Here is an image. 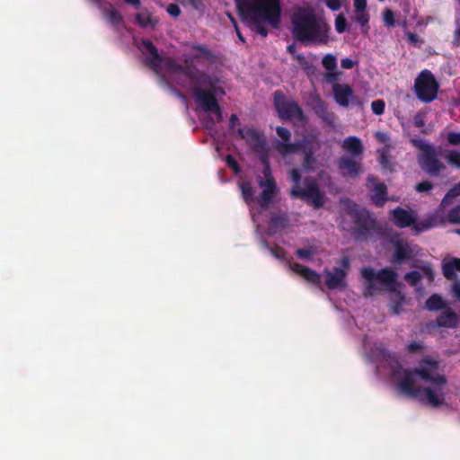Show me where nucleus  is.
Wrapping results in <instances>:
<instances>
[{
    "label": "nucleus",
    "instance_id": "nucleus-1",
    "mask_svg": "<svg viewBox=\"0 0 460 460\" xmlns=\"http://www.w3.org/2000/svg\"><path fill=\"white\" fill-rule=\"evenodd\" d=\"M139 49L157 74L167 81L176 82L189 89L199 109L208 113L213 122L221 120L222 113L215 98L225 94L222 83L217 77L208 76L196 68V63L206 54L203 49H192L196 61L187 63L185 67L162 58L149 40H143Z\"/></svg>",
    "mask_w": 460,
    "mask_h": 460
},
{
    "label": "nucleus",
    "instance_id": "nucleus-2",
    "mask_svg": "<svg viewBox=\"0 0 460 460\" xmlns=\"http://www.w3.org/2000/svg\"><path fill=\"white\" fill-rule=\"evenodd\" d=\"M390 382L398 394L418 398L429 406L441 408L448 404L449 390L443 368L430 357L424 358L413 372L398 364L393 366Z\"/></svg>",
    "mask_w": 460,
    "mask_h": 460
},
{
    "label": "nucleus",
    "instance_id": "nucleus-3",
    "mask_svg": "<svg viewBox=\"0 0 460 460\" xmlns=\"http://www.w3.org/2000/svg\"><path fill=\"white\" fill-rule=\"evenodd\" d=\"M238 136L251 146L261 160L262 175H258V184L261 189V193L256 195L250 183L243 182L239 184L243 198L250 206L252 218L256 222V214L265 209L272 200L275 193V184L266 162L265 141L262 136L257 130L249 127L239 128Z\"/></svg>",
    "mask_w": 460,
    "mask_h": 460
},
{
    "label": "nucleus",
    "instance_id": "nucleus-4",
    "mask_svg": "<svg viewBox=\"0 0 460 460\" xmlns=\"http://www.w3.org/2000/svg\"><path fill=\"white\" fill-rule=\"evenodd\" d=\"M330 27L311 8H299L292 16L293 36L306 44H322L328 41Z\"/></svg>",
    "mask_w": 460,
    "mask_h": 460
},
{
    "label": "nucleus",
    "instance_id": "nucleus-5",
    "mask_svg": "<svg viewBox=\"0 0 460 460\" xmlns=\"http://www.w3.org/2000/svg\"><path fill=\"white\" fill-rule=\"evenodd\" d=\"M241 17L262 37L267 35L265 25L276 27L281 14L280 0H250L240 11Z\"/></svg>",
    "mask_w": 460,
    "mask_h": 460
},
{
    "label": "nucleus",
    "instance_id": "nucleus-6",
    "mask_svg": "<svg viewBox=\"0 0 460 460\" xmlns=\"http://www.w3.org/2000/svg\"><path fill=\"white\" fill-rule=\"evenodd\" d=\"M361 275L366 283L367 295L373 296L378 291L388 290L390 292L391 310L394 314L401 312V307L404 305L405 300L401 291L398 290L399 285L393 271L383 270L375 272L372 269L364 268L361 270Z\"/></svg>",
    "mask_w": 460,
    "mask_h": 460
},
{
    "label": "nucleus",
    "instance_id": "nucleus-7",
    "mask_svg": "<svg viewBox=\"0 0 460 460\" xmlns=\"http://www.w3.org/2000/svg\"><path fill=\"white\" fill-rule=\"evenodd\" d=\"M438 212L423 219H419L415 213L410 209L396 208L391 212V220L398 227H411L414 232L420 233L438 226L442 218L437 219Z\"/></svg>",
    "mask_w": 460,
    "mask_h": 460
},
{
    "label": "nucleus",
    "instance_id": "nucleus-8",
    "mask_svg": "<svg viewBox=\"0 0 460 460\" xmlns=\"http://www.w3.org/2000/svg\"><path fill=\"white\" fill-rule=\"evenodd\" d=\"M278 136L281 138V141H278L275 144L276 150L282 155H288L296 153L298 150H303L305 154V164L309 167L310 156L307 155V150H311L314 145L313 141L305 139L302 143L291 144L288 142L290 137V132L281 127L277 128Z\"/></svg>",
    "mask_w": 460,
    "mask_h": 460
},
{
    "label": "nucleus",
    "instance_id": "nucleus-9",
    "mask_svg": "<svg viewBox=\"0 0 460 460\" xmlns=\"http://www.w3.org/2000/svg\"><path fill=\"white\" fill-rule=\"evenodd\" d=\"M414 87L418 98L424 102H429L437 97L438 84L429 71L424 70L420 74Z\"/></svg>",
    "mask_w": 460,
    "mask_h": 460
},
{
    "label": "nucleus",
    "instance_id": "nucleus-10",
    "mask_svg": "<svg viewBox=\"0 0 460 460\" xmlns=\"http://www.w3.org/2000/svg\"><path fill=\"white\" fill-rule=\"evenodd\" d=\"M420 154L419 155V162L421 168L428 173L435 175L438 174L444 166L439 164L437 159V152L422 140L416 141Z\"/></svg>",
    "mask_w": 460,
    "mask_h": 460
},
{
    "label": "nucleus",
    "instance_id": "nucleus-11",
    "mask_svg": "<svg viewBox=\"0 0 460 460\" xmlns=\"http://www.w3.org/2000/svg\"><path fill=\"white\" fill-rule=\"evenodd\" d=\"M295 187L292 190V195L301 197L311 202L315 208L321 207L324 200L323 196L320 193L318 188L314 184H309L305 189L298 185L299 173L297 170H293L291 173Z\"/></svg>",
    "mask_w": 460,
    "mask_h": 460
},
{
    "label": "nucleus",
    "instance_id": "nucleus-12",
    "mask_svg": "<svg viewBox=\"0 0 460 460\" xmlns=\"http://www.w3.org/2000/svg\"><path fill=\"white\" fill-rule=\"evenodd\" d=\"M274 102L278 113L282 119H303L302 112L297 105L294 102L287 100L281 93H275Z\"/></svg>",
    "mask_w": 460,
    "mask_h": 460
},
{
    "label": "nucleus",
    "instance_id": "nucleus-13",
    "mask_svg": "<svg viewBox=\"0 0 460 460\" xmlns=\"http://www.w3.org/2000/svg\"><path fill=\"white\" fill-rule=\"evenodd\" d=\"M341 208L346 212V216L355 223L367 227L372 225L373 221L367 211L359 208L356 204L349 199L341 201Z\"/></svg>",
    "mask_w": 460,
    "mask_h": 460
},
{
    "label": "nucleus",
    "instance_id": "nucleus-14",
    "mask_svg": "<svg viewBox=\"0 0 460 460\" xmlns=\"http://www.w3.org/2000/svg\"><path fill=\"white\" fill-rule=\"evenodd\" d=\"M349 269V260L343 258L341 268H335L332 271L326 272L325 283L329 288H337L345 284L346 270Z\"/></svg>",
    "mask_w": 460,
    "mask_h": 460
},
{
    "label": "nucleus",
    "instance_id": "nucleus-15",
    "mask_svg": "<svg viewBox=\"0 0 460 460\" xmlns=\"http://www.w3.org/2000/svg\"><path fill=\"white\" fill-rule=\"evenodd\" d=\"M332 90L335 102L342 107H347L356 101L351 87L346 84H335Z\"/></svg>",
    "mask_w": 460,
    "mask_h": 460
},
{
    "label": "nucleus",
    "instance_id": "nucleus-16",
    "mask_svg": "<svg viewBox=\"0 0 460 460\" xmlns=\"http://www.w3.org/2000/svg\"><path fill=\"white\" fill-rule=\"evenodd\" d=\"M391 244L394 249V261L402 262L410 259L413 253V249L399 237H395L391 241Z\"/></svg>",
    "mask_w": 460,
    "mask_h": 460
},
{
    "label": "nucleus",
    "instance_id": "nucleus-17",
    "mask_svg": "<svg viewBox=\"0 0 460 460\" xmlns=\"http://www.w3.org/2000/svg\"><path fill=\"white\" fill-rule=\"evenodd\" d=\"M288 265L293 272L298 274L306 281L312 284H318L320 282V275L309 270L308 268L297 263L291 262H288Z\"/></svg>",
    "mask_w": 460,
    "mask_h": 460
},
{
    "label": "nucleus",
    "instance_id": "nucleus-18",
    "mask_svg": "<svg viewBox=\"0 0 460 460\" xmlns=\"http://www.w3.org/2000/svg\"><path fill=\"white\" fill-rule=\"evenodd\" d=\"M406 279L412 285H416L420 280H426L429 283L433 279V271L429 267L427 266L421 270V273L417 271L411 272L406 276Z\"/></svg>",
    "mask_w": 460,
    "mask_h": 460
},
{
    "label": "nucleus",
    "instance_id": "nucleus-19",
    "mask_svg": "<svg viewBox=\"0 0 460 460\" xmlns=\"http://www.w3.org/2000/svg\"><path fill=\"white\" fill-rule=\"evenodd\" d=\"M369 183L372 184V194L371 199L376 206H382L385 200V186L382 183H374L372 179L368 180Z\"/></svg>",
    "mask_w": 460,
    "mask_h": 460
},
{
    "label": "nucleus",
    "instance_id": "nucleus-20",
    "mask_svg": "<svg viewBox=\"0 0 460 460\" xmlns=\"http://www.w3.org/2000/svg\"><path fill=\"white\" fill-rule=\"evenodd\" d=\"M443 273L447 279H456L460 273V259H451L445 261Z\"/></svg>",
    "mask_w": 460,
    "mask_h": 460
},
{
    "label": "nucleus",
    "instance_id": "nucleus-21",
    "mask_svg": "<svg viewBox=\"0 0 460 460\" xmlns=\"http://www.w3.org/2000/svg\"><path fill=\"white\" fill-rule=\"evenodd\" d=\"M438 154L441 157L445 158L451 165L460 168V152L451 150L448 147L439 148Z\"/></svg>",
    "mask_w": 460,
    "mask_h": 460
},
{
    "label": "nucleus",
    "instance_id": "nucleus-22",
    "mask_svg": "<svg viewBox=\"0 0 460 460\" xmlns=\"http://www.w3.org/2000/svg\"><path fill=\"white\" fill-rule=\"evenodd\" d=\"M340 169L343 174L354 177L360 172V166L351 159H342L340 163Z\"/></svg>",
    "mask_w": 460,
    "mask_h": 460
},
{
    "label": "nucleus",
    "instance_id": "nucleus-23",
    "mask_svg": "<svg viewBox=\"0 0 460 460\" xmlns=\"http://www.w3.org/2000/svg\"><path fill=\"white\" fill-rule=\"evenodd\" d=\"M369 19L368 11L353 12V21L360 26L361 31L365 35L369 31Z\"/></svg>",
    "mask_w": 460,
    "mask_h": 460
},
{
    "label": "nucleus",
    "instance_id": "nucleus-24",
    "mask_svg": "<svg viewBox=\"0 0 460 460\" xmlns=\"http://www.w3.org/2000/svg\"><path fill=\"white\" fill-rule=\"evenodd\" d=\"M342 148L351 155H359L362 152V145L358 138L349 137L342 144Z\"/></svg>",
    "mask_w": 460,
    "mask_h": 460
},
{
    "label": "nucleus",
    "instance_id": "nucleus-25",
    "mask_svg": "<svg viewBox=\"0 0 460 460\" xmlns=\"http://www.w3.org/2000/svg\"><path fill=\"white\" fill-rule=\"evenodd\" d=\"M137 24L142 27H154L157 23L156 18L152 16L147 11H141L136 16Z\"/></svg>",
    "mask_w": 460,
    "mask_h": 460
},
{
    "label": "nucleus",
    "instance_id": "nucleus-26",
    "mask_svg": "<svg viewBox=\"0 0 460 460\" xmlns=\"http://www.w3.org/2000/svg\"><path fill=\"white\" fill-rule=\"evenodd\" d=\"M437 212H438L437 219H443V221L438 223V226L446 221L456 224L460 223V208H454L452 211L449 212L447 217H445L443 211L440 209L438 210Z\"/></svg>",
    "mask_w": 460,
    "mask_h": 460
},
{
    "label": "nucleus",
    "instance_id": "nucleus-27",
    "mask_svg": "<svg viewBox=\"0 0 460 460\" xmlns=\"http://www.w3.org/2000/svg\"><path fill=\"white\" fill-rule=\"evenodd\" d=\"M438 326L443 327H456L457 324V318L456 314L446 312L438 319Z\"/></svg>",
    "mask_w": 460,
    "mask_h": 460
},
{
    "label": "nucleus",
    "instance_id": "nucleus-28",
    "mask_svg": "<svg viewBox=\"0 0 460 460\" xmlns=\"http://www.w3.org/2000/svg\"><path fill=\"white\" fill-rule=\"evenodd\" d=\"M444 305V301L441 296L438 295L431 296L426 302V307L430 311L438 310Z\"/></svg>",
    "mask_w": 460,
    "mask_h": 460
},
{
    "label": "nucleus",
    "instance_id": "nucleus-29",
    "mask_svg": "<svg viewBox=\"0 0 460 460\" xmlns=\"http://www.w3.org/2000/svg\"><path fill=\"white\" fill-rule=\"evenodd\" d=\"M296 254L301 260L310 261L317 254V248L299 249L296 251Z\"/></svg>",
    "mask_w": 460,
    "mask_h": 460
},
{
    "label": "nucleus",
    "instance_id": "nucleus-30",
    "mask_svg": "<svg viewBox=\"0 0 460 460\" xmlns=\"http://www.w3.org/2000/svg\"><path fill=\"white\" fill-rule=\"evenodd\" d=\"M323 65L327 70L332 71L337 66V59L333 55L328 54L323 57Z\"/></svg>",
    "mask_w": 460,
    "mask_h": 460
},
{
    "label": "nucleus",
    "instance_id": "nucleus-31",
    "mask_svg": "<svg viewBox=\"0 0 460 460\" xmlns=\"http://www.w3.org/2000/svg\"><path fill=\"white\" fill-rule=\"evenodd\" d=\"M383 21L385 26L393 27L395 24L394 13L391 9L384 10L382 13Z\"/></svg>",
    "mask_w": 460,
    "mask_h": 460
},
{
    "label": "nucleus",
    "instance_id": "nucleus-32",
    "mask_svg": "<svg viewBox=\"0 0 460 460\" xmlns=\"http://www.w3.org/2000/svg\"><path fill=\"white\" fill-rule=\"evenodd\" d=\"M347 21L344 15L339 14L335 19V30L338 33H342L346 31Z\"/></svg>",
    "mask_w": 460,
    "mask_h": 460
},
{
    "label": "nucleus",
    "instance_id": "nucleus-33",
    "mask_svg": "<svg viewBox=\"0 0 460 460\" xmlns=\"http://www.w3.org/2000/svg\"><path fill=\"white\" fill-rule=\"evenodd\" d=\"M458 195H460V182L447 192V194L446 195L442 201V207H445L446 204L449 202V199Z\"/></svg>",
    "mask_w": 460,
    "mask_h": 460
},
{
    "label": "nucleus",
    "instance_id": "nucleus-34",
    "mask_svg": "<svg viewBox=\"0 0 460 460\" xmlns=\"http://www.w3.org/2000/svg\"><path fill=\"white\" fill-rule=\"evenodd\" d=\"M447 143L452 146H460V132L451 131L447 135Z\"/></svg>",
    "mask_w": 460,
    "mask_h": 460
},
{
    "label": "nucleus",
    "instance_id": "nucleus-35",
    "mask_svg": "<svg viewBox=\"0 0 460 460\" xmlns=\"http://www.w3.org/2000/svg\"><path fill=\"white\" fill-rule=\"evenodd\" d=\"M105 15L106 19L111 23H117L120 20L119 13L112 7L106 12Z\"/></svg>",
    "mask_w": 460,
    "mask_h": 460
},
{
    "label": "nucleus",
    "instance_id": "nucleus-36",
    "mask_svg": "<svg viewBox=\"0 0 460 460\" xmlns=\"http://www.w3.org/2000/svg\"><path fill=\"white\" fill-rule=\"evenodd\" d=\"M371 109L375 114L381 115L385 111V102L382 100L374 101L371 103Z\"/></svg>",
    "mask_w": 460,
    "mask_h": 460
},
{
    "label": "nucleus",
    "instance_id": "nucleus-37",
    "mask_svg": "<svg viewBox=\"0 0 460 460\" xmlns=\"http://www.w3.org/2000/svg\"><path fill=\"white\" fill-rule=\"evenodd\" d=\"M387 152H388V148L386 146L383 150L379 151V153H380L379 159H380V163L383 165V167L389 170L390 169L389 161H388V158L386 155Z\"/></svg>",
    "mask_w": 460,
    "mask_h": 460
},
{
    "label": "nucleus",
    "instance_id": "nucleus-38",
    "mask_svg": "<svg viewBox=\"0 0 460 460\" xmlns=\"http://www.w3.org/2000/svg\"><path fill=\"white\" fill-rule=\"evenodd\" d=\"M367 11V0H353V12Z\"/></svg>",
    "mask_w": 460,
    "mask_h": 460
},
{
    "label": "nucleus",
    "instance_id": "nucleus-39",
    "mask_svg": "<svg viewBox=\"0 0 460 460\" xmlns=\"http://www.w3.org/2000/svg\"><path fill=\"white\" fill-rule=\"evenodd\" d=\"M324 2L332 11H338L342 5V0H324Z\"/></svg>",
    "mask_w": 460,
    "mask_h": 460
},
{
    "label": "nucleus",
    "instance_id": "nucleus-40",
    "mask_svg": "<svg viewBox=\"0 0 460 460\" xmlns=\"http://www.w3.org/2000/svg\"><path fill=\"white\" fill-rule=\"evenodd\" d=\"M166 11L172 17H177L181 13L180 7L175 4H169Z\"/></svg>",
    "mask_w": 460,
    "mask_h": 460
},
{
    "label": "nucleus",
    "instance_id": "nucleus-41",
    "mask_svg": "<svg viewBox=\"0 0 460 460\" xmlns=\"http://www.w3.org/2000/svg\"><path fill=\"white\" fill-rule=\"evenodd\" d=\"M286 219L283 217L272 218L271 220V227L273 229H278L280 226H285Z\"/></svg>",
    "mask_w": 460,
    "mask_h": 460
},
{
    "label": "nucleus",
    "instance_id": "nucleus-42",
    "mask_svg": "<svg viewBox=\"0 0 460 460\" xmlns=\"http://www.w3.org/2000/svg\"><path fill=\"white\" fill-rule=\"evenodd\" d=\"M431 189V184L428 181H423L416 186V190L419 192H426Z\"/></svg>",
    "mask_w": 460,
    "mask_h": 460
},
{
    "label": "nucleus",
    "instance_id": "nucleus-43",
    "mask_svg": "<svg viewBox=\"0 0 460 460\" xmlns=\"http://www.w3.org/2000/svg\"><path fill=\"white\" fill-rule=\"evenodd\" d=\"M452 42L454 46L460 47V26L456 29Z\"/></svg>",
    "mask_w": 460,
    "mask_h": 460
},
{
    "label": "nucleus",
    "instance_id": "nucleus-44",
    "mask_svg": "<svg viewBox=\"0 0 460 460\" xmlns=\"http://www.w3.org/2000/svg\"><path fill=\"white\" fill-rule=\"evenodd\" d=\"M355 62L350 58H343L341 60V67L344 69H350L354 66Z\"/></svg>",
    "mask_w": 460,
    "mask_h": 460
},
{
    "label": "nucleus",
    "instance_id": "nucleus-45",
    "mask_svg": "<svg viewBox=\"0 0 460 460\" xmlns=\"http://www.w3.org/2000/svg\"><path fill=\"white\" fill-rule=\"evenodd\" d=\"M376 137L381 144H386L389 140L388 137L382 132H376Z\"/></svg>",
    "mask_w": 460,
    "mask_h": 460
},
{
    "label": "nucleus",
    "instance_id": "nucleus-46",
    "mask_svg": "<svg viewBox=\"0 0 460 460\" xmlns=\"http://www.w3.org/2000/svg\"><path fill=\"white\" fill-rule=\"evenodd\" d=\"M407 36H408L409 41L411 42L413 45H418L420 42V39L415 34L408 33Z\"/></svg>",
    "mask_w": 460,
    "mask_h": 460
},
{
    "label": "nucleus",
    "instance_id": "nucleus-47",
    "mask_svg": "<svg viewBox=\"0 0 460 460\" xmlns=\"http://www.w3.org/2000/svg\"><path fill=\"white\" fill-rule=\"evenodd\" d=\"M226 162H227L228 165L234 170V172H238L237 164L235 163V161L232 157L228 156L226 158Z\"/></svg>",
    "mask_w": 460,
    "mask_h": 460
},
{
    "label": "nucleus",
    "instance_id": "nucleus-48",
    "mask_svg": "<svg viewBox=\"0 0 460 460\" xmlns=\"http://www.w3.org/2000/svg\"><path fill=\"white\" fill-rule=\"evenodd\" d=\"M238 123V118L236 115H232L230 119V126L232 128H234L235 125Z\"/></svg>",
    "mask_w": 460,
    "mask_h": 460
},
{
    "label": "nucleus",
    "instance_id": "nucleus-49",
    "mask_svg": "<svg viewBox=\"0 0 460 460\" xmlns=\"http://www.w3.org/2000/svg\"><path fill=\"white\" fill-rule=\"evenodd\" d=\"M454 291L457 298L460 299V282L455 284Z\"/></svg>",
    "mask_w": 460,
    "mask_h": 460
},
{
    "label": "nucleus",
    "instance_id": "nucleus-50",
    "mask_svg": "<svg viewBox=\"0 0 460 460\" xmlns=\"http://www.w3.org/2000/svg\"><path fill=\"white\" fill-rule=\"evenodd\" d=\"M296 58H297V60H299V61H300L301 65H302L305 68H307V67H308L307 61H305V58H304V57L296 56Z\"/></svg>",
    "mask_w": 460,
    "mask_h": 460
},
{
    "label": "nucleus",
    "instance_id": "nucleus-51",
    "mask_svg": "<svg viewBox=\"0 0 460 460\" xmlns=\"http://www.w3.org/2000/svg\"><path fill=\"white\" fill-rule=\"evenodd\" d=\"M124 1L127 2L128 4L134 5V6L139 5V0H124Z\"/></svg>",
    "mask_w": 460,
    "mask_h": 460
},
{
    "label": "nucleus",
    "instance_id": "nucleus-52",
    "mask_svg": "<svg viewBox=\"0 0 460 460\" xmlns=\"http://www.w3.org/2000/svg\"><path fill=\"white\" fill-rule=\"evenodd\" d=\"M419 348H420V345L418 344V343H411V344L409 345V349L411 350H415V349H417Z\"/></svg>",
    "mask_w": 460,
    "mask_h": 460
},
{
    "label": "nucleus",
    "instance_id": "nucleus-53",
    "mask_svg": "<svg viewBox=\"0 0 460 460\" xmlns=\"http://www.w3.org/2000/svg\"><path fill=\"white\" fill-rule=\"evenodd\" d=\"M288 50L289 53H291L292 55H295V45H289L288 47Z\"/></svg>",
    "mask_w": 460,
    "mask_h": 460
},
{
    "label": "nucleus",
    "instance_id": "nucleus-54",
    "mask_svg": "<svg viewBox=\"0 0 460 460\" xmlns=\"http://www.w3.org/2000/svg\"><path fill=\"white\" fill-rule=\"evenodd\" d=\"M274 255L277 257V258H284V253L282 252H274Z\"/></svg>",
    "mask_w": 460,
    "mask_h": 460
},
{
    "label": "nucleus",
    "instance_id": "nucleus-55",
    "mask_svg": "<svg viewBox=\"0 0 460 460\" xmlns=\"http://www.w3.org/2000/svg\"><path fill=\"white\" fill-rule=\"evenodd\" d=\"M236 32H237V36L239 38V40L242 41V42H244V39L243 37V35L240 33L239 30L236 28Z\"/></svg>",
    "mask_w": 460,
    "mask_h": 460
},
{
    "label": "nucleus",
    "instance_id": "nucleus-56",
    "mask_svg": "<svg viewBox=\"0 0 460 460\" xmlns=\"http://www.w3.org/2000/svg\"><path fill=\"white\" fill-rule=\"evenodd\" d=\"M185 1L190 4H195V0H185Z\"/></svg>",
    "mask_w": 460,
    "mask_h": 460
}]
</instances>
